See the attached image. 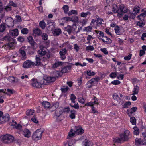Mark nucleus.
I'll list each match as a JSON object with an SVG mask.
<instances>
[{
    "mask_svg": "<svg viewBox=\"0 0 146 146\" xmlns=\"http://www.w3.org/2000/svg\"><path fill=\"white\" fill-rule=\"evenodd\" d=\"M56 80L55 77L45 76L44 78H40L38 80H33L32 84L33 87L40 88L42 85H46L48 83L54 82Z\"/></svg>",
    "mask_w": 146,
    "mask_h": 146,
    "instance_id": "f257e3e1",
    "label": "nucleus"
},
{
    "mask_svg": "<svg viewBox=\"0 0 146 146\" xmlns=\"http://www.w3.org/2000/svg\"><path fill=\"white\" fill-rule=\"evenodd\" d=\"M96 19H92L90 23V25H95L97 26H101L102 24V22H104V21L102 19L100 18L98 16L96 15L95 16Z\"/></svg>",
    "mask_w": 146,
    "mask_h": 146,
    "instance_id": "f03ea898",
    "label": "nucleus"
},
{
    "mask_svg": "<svg viewBox=\"0 0 146 146\" xmlns=\"http://www.w3.org/2000/svg\"><path fill=\"white\" fill-rule=\"evenodd\" d=\"M71 67L70 66H66L62 68L61 72L56 71L55 72V74L56 75L54 77L56 78L59 76H61L62 73H66L69 72L71 69Z\"/></svg>",
    "mask_w": 146,
    "mask_h": 146,
    "instance_id": "7ed1b4c3",
    "label": "nucleus"
},
{
    "mask_svg": "<svg viewBox=\"0 0 146 146\" xmlns=\"http://www.w3.org/2000/svg\"><path fill=\"white\" fill-rule=\"evenodd\" d=\"M3 141L5 143H10L13 141L14 139L13 136L9 134H6L1 137Z\"/></svg>",
    "mask_w": 146,
    "mask_h": 146,
    "instance_id": "20e7f679",
    "label": "nucleus"
},
{
    "mask_svg": "<svg viewBox=\"0 0 146 146\" xmlns=\"http://www.w3.org/2000/svg\"><path fill=\"white\" fill-rule=\"evenodd\" d=\"M43 131L41 129H38L34 132L32 135L33 139L35 140H37L40 139Z\"/></svg>",
    "mask_w": 146,
    "mask_h": 146,
    "instance_id": "39448f33",
    "label": "nucleus"
},
{
    "mask_svg": "<svg viewBox=\"0 0 146 146\" xmlns=\"http://www.w3.org/2000/svg\"><path fill=\"white\" fill-rule=\"evenodd\" d=\"M130 135V132L129 130H125L124 132L121 134L120 137L123 141H127Z\"/></svg>",
    "mask_w": 146,
    "mask_h": 146,
    "instance_id": "423d86ee",
    "label": "nucleus"
},
{
    "mask_svg": "<svg viewBox=\"0 0 146 146\" xmlns=\"http://www.w3.org/2000/svg\"><path fill=\"white\" fill-rule=\"evenodd\" d=\"M35 63L30 60H27L25 61L23 64V67L25 68H31L35 66Z\"/></svg>",
    "mask_w": 146,
    "mask_h": 146,
    "instance_id": "0eeeda50",
    "label": "nucleus"
},
{
    "mask_svg": "<svg viewBox=\"0 0 146 146\" xmlns=\"http://www.w3.org/2000/svg\"><path fill=\"white\" fill-rule=\"evenodd\" d=\"M65 111L68 112H70V114L69 115V117L71 119H74L76 117V111L74 110H71L70 111V108L68 107H67L65 108Z\"/></svg>",
    "mask_w": 146,
    "mask_h": 146,
    "instance_id": "6e6552de",
    "label": "nucleus"
},
{
    "mask_svg": "<svg viewBox=\"0 0 146 146\" xmlns=\"http://www.w3.org/2000/svg\"><path fill=\"white\" fill-rule=\"evenodd\" d=\"M5 22L6 25L9 27H12L14 26V21L11 17L7 18L5 20Z\"/></svg>",
    "mask_w": 146,
    "mask_h": 146,
    "instance_id": "1a4fd4ad",
    "label": "nucleus"
},
{
    "mask_svg": "<svg viewBox=\"0 0 146 146\" xmlns=\"http://www.w3.org/2000/svg\"><path fill=\"white\" fill-rule=\"evenodd\" d=\"M28 41L33 48L35 49L37 47V44L35 42V41L31 36H29L27 38Z\"/></svg>",
    "mask_w": 146,
    "mask_h": 146,
    "instance_id": "9d476101",
    "label": "nucleus"
},
{
    "mask_svg": "<svg viewBox=\"0 0 146 146\" xmlns=\"http://www.w3.org/2000/svg\"><path fill=\"white\" fill-rule=\"evenodd\" d=\"M21 133L25 137L29 138L31 136L30 131L27 129H24L21 131Z\"/></svg>",
    "mask_w": 146,
    "mask_h": 146,
    "instance_id": "9b49d317",
    "label": "nucleus"
},
{
    "mask_svg": "<svg viewBox=\"0 0 146 146\" xmlns=\"http://www.w3.org/2000/svg\"><path fill=\"white\" fill-rule=\"evenodd\" d=\"M25 47L23 46L20 48L19 50V52L22 56V60H25L27 57L25 51Z\"/></svg>",
    "mask_w": 146,
    "mask_h": 146,
    "instance_id": "f8f14e48",
    "label": "nucleus"
},
{
    "mask_svg": "<svg viewBox=\"0 0 146 146\" xmlns=\"http://www.w3.org/2000/svg\"><path fill=\"white\" fill-rule=\"evenodd\" d=\"M9 115L8 114H5V116L0 118V123L3 124L9 119Z\"/></svg>",
    "mask_w": 146,
    "mask_h": 146,
    "instance_id": "ddd939ff",
    "label": "nucleus"
},
{
    "mask_svg": "<svg viewBox=\"0 0 146 146\" xmlns=\"http://www.w3.org/2000/svg\"><path fill=\"white\" fill-rule=\"evenodd\" d=\"M115 32L117 35H121L123 31V29L122 27H120L118 26L115 27L114 28Z\"/></svg>",
    "mask_w": 146,
    "mask_h": 146,
    "instance_id": "4468645a",
    "label": "nucleus"
},
{
    "mask_svg": "<svg viewBox=\"0 0 146 146\" xmlns=\"http://www.w3.org/2000/svg\"><path fill=\"white\" fill-rule=\"evenodd\" d=\"M95 32L97 34V37L99 40H102V39H103L105 36H104L103 33L101 31L96 30Z\"/></svg>",
    "mask_w": 146,
    "mask_h": 146,
    "instance_id": "2eb2a0df",
    "label": "nucleus"
},
{
    "mask_svg": "<svg viewBox=\"0 0 146 146\" xmlns=\"http://www.w3.org/2000/svg\"><path fill=\"white\" fill-rule=\"evenodd\" d=\"M119 11L122 13V16L123 13H126L127 11V8L123 5H120L119 7Z\"/></svg>",
    "mask_w": 146,
    "mask_h": 146,
    "instance_id": "dca6fc26",
    "label": "nucleus"
},
{
    "mask_svg": "<svg viewBox=\"0 0 146 146\" xmlns=\"http://www.w3.org/2000/svg\"><path fill=\"white\" fill-rule=\"evenodd\" d=\"M52 33L54 36H58L61 33V29L58 28H56L52 31Z\"/></svg>",
    "mask_w": 146,
    "mask_h": 146,
    "instance_id": "f3484780",
    "label": "nucleus"
},
{
    "mask_svg": "<svg viewBox=\"0 0 146 146\" xmlns=\"http://www.w3.org/2000/svg\"><path fill=\"white\" fill-rule=\"evenodd\" d=\"M9 81L13 83H15L19 82V80L17 78L13 76H10L8 79Z\"/></svg>",
    "mask_w": 146,
    "mask_h": 146,
    "instance_id": "a211bd4d",
    "label": "nucleus"
},
{
    "mask_svg": "<svg viewBox=\"0 0 146 146\" xmlns=\"http://www.w3.org/2000/svg\"><path fill=\"white\" fill-rule=\"evenodd\" d=\"M76 130L74 131L75 134L81 135L84 132V130L80 126L76 127Z\"/></svg>",
    "mask_w": 146,
    "mask_h": 146,
    "instance_id": "6ab92c4d",
    "label": "nucleus"
},
{
    "mask_svg": "<svg viewBox=\"0 0 146 146\" xmlns=\"http://www.w3.org/2000/svg\"><path fill=\"white\" fill-rule=\"evenodd\" d=\"M82 29L81 27H80L78 28L76 25L74 24H73L72 33L74 34H76L79 32Z\"/></svg>",
    "mask_w": 146,
    "mask_h": 146,
    "instance_id": "aec40b11",
    "label": "nucleus"
},
{
    "mask_svg": "<svg viewBox=\"0 0 146 146\" xmlns=\"http://www.w3.org/2000/svg\"><path fill=\"white\" fill-rule=\"evenodd\" d=\"M117 7V6L116 5H113V7L112 9V11L113 12H114L115 13H117V16L119 17H122V13L121 12H119V9H116L115 8Z\"/></svg>",
    "mask_w": 146,
    "mask_h": 146,
    "instance_id": "412c9836",
    "label": "nucleus"
},
{
    "mask_svg": "<svg viewBox=\"0 0 146 146\" xmlns=\"http://www.w3.org/2000/svg\"><path fill=\"white\" fill-rule=\"evenodd\" d=\"M10 35L12 36H17L19 35L18 29H15L13 30H12L10 31Z\"/></svg>",
    "mask_w": 146,
    "mask_h": 146,
    "instance_id": "4be33fe9",
    "label": "nucleus"
},
{
    "mask_svg": "<svg viewBox=\"0 0 146 146\" xmlns=\"http://www.w3.org/2000/svg\"><path fill=\"white\" fill-rule=\"evenodd\" d=\"M95 84L94 82L93 81L92 79H91L87 82L86 84V86L87 88H89L92 87V86L94 85Z\"/></svg>",
    "mask_w": 146,
    "mask_h": 146,
    "instance_id": "5701e85b",
    "label": "nucleus"
},
{
    "mask_svg": "<svg viewBox=\"0 0 146 146\" xmlns=\"http://www.w3.org/2000/svg\"><path fill=\"white\" fill-rule=\"evenodd\" d=\"M102 41L103 42L108 44H111L112 42L110 38L106 36L102 39Z\"/></svg>",
    "mask_w": 146,
    "mask_h": 146,
    "instance_id": "b1692460",
    "label": "nucleus"
},
{
    "mask_svg": "<svg viewBox=\"0 0 146 146\" xmlns=\"http://www.w3.org/2000/svg\"><path fill=\"white\" fill-rule=\"evenodd\" d=\"M135 144L136 145H144L143 139H136L135 140Z\"/></svg>",
    "mask_w": 146,
    "mask_h": 146,
    "instance_id": "393cba45",
    "label": "nucleus"
},
{
    "mask_svg": "<svg viewBox=\"0 0 146 146\" xmlns=\"http://www.w3.org/2000/svg\"><path fill=\"white\" fill-rule=\"evenodd\" d=\"M5 91L4 93L8 95H10L15 92L14 90L13 89H5Z\"/></svg>",
    "mask_w": 146,
    "mask_h": 146,
    "instance_id": "a878e982",
    "label": "nucleus"
},
{
    "mask_svg": "<svg viewBox=\"0 0 146 146\" xmlns=\"http://www.w3.org/2000/svg\"><path fill=\"white\" fill-rule=\"evenodd\" d=\"M139 90V87L137 86L136 85L134 86V88L133 90V93H132V95H134L137 94H138Z\"/></svg>",
    "mask_w": 146,
    "mask_h": 146,
    "instance_id": "bb28decb",
    "label": "nucleus"
},
{
    "mask_svg": "<svg viewBox=\"0 0 146 146\" xmlns=\"http://www.w3.org/2000/svg\"><path fill=\"white\" fill-rule=\"evenodd\" d=\"M42 46H40V49L38 51V53L41 56H44L46 54V52L43 49H42Z\"/></svg>",
    "mask_w": 146,
    "mask_h": 146,
    "instance_id": "cd10ccee",
    "label": "nucleus"
},
{
    "mask_svg": "<svg viewBox=\"0 0 146 146\" xmlns=\"http://www.w3.org/2000/svg\"><path fill=\"white\" fill-rule=\"evenodd\" d=\"M33 33L34 34H35L36 35L39 36L40 35L41 31L39 29L36 28L35 29L33 30Z\"/></svg>",
    "mask_w": 146,
    "mask_h": 146,
    "instance_id": "c85d7f7f",
    "label": "nucleus"
},
{
    "mask_svg": "<svg viewBox=\"0 0 146 146\" xmlns=\"http://www.w3.org/2000/svg\"><path fill=\"white\" fill-rule=\"evenodd\" d=\"M146 16V10L141 14L137 16V17L141 20H143L144 17Z\"/></svg>",
    "mask_w": 146,
    "mask_h": 146,
    "instance_id": "c756f323",
    "label": "nucleus"
},
{
    "mask_svg": "<svg viewBox=\"0 0 146 146\" xmlns=\"http://www.w3.org/2000/svg\"><path fill=\"white\" fill-rule=\"evenodd\" d=\"M140 10V7L139 6H136L134 8L133 12L136 15L139 12Z\"/></svg>",
    "mask_w": 146,
    "mask_h": 146,
    "instance_id": "7c9ffc66",
    "label": "nucleus"
},
{
    "mask_svg": "<svg viewBox=\"0 0 146 146\" xmlns=\"http://www.w3.org/2000/svg\"><path fill=\"white\" fill-rule=\"evenodd\" d=\"M63 62H62L58 61L56 62L52 66L53 68H56L62 65Z\"/></svg>",
    "mask_w": 146,
    "mask_h": 146,
    "instance_id": "2f4dec72",
    "label": "nucleus"
},
{
    "mask_svg": "<svg viewBox=\"0 0 146 146\" xmlns=\"http://www.w3.org/2000/svg\"><path fill=\"white\" fill-rule=\"evenodd\" d=\"M42 104L45 108H48L50 106L49 102L46 101L43 102L42 103Z\"/></svg>",
    "mask_w": 146,
    "mask_h": 146,
    "instance_id": "473e14b6",
    "label": "nucleus"
},
{
    "mask_svg": "<svg viewBox=\"0 0 146 146\" xmlns=\"http://www.w3.org/2000/svg\"><path fill=\"white\" fill-rule=\"evenodd\" d=\"M66 17H64L60 19L59 20L60 25H61L64 26V23L67 22V20L66 19Z\"/></svg>",
    "mask_w": 146,
    "mask_h": 146,
    "instance_id": "72a5a7b5",
    "label": "nucleus"
},
{
    "mask_svg": "<svg viewBox=\"0 0 146 146\" xmlns=\"http://www.w3.org/2000/svg\"><path fill=\"white\" fill-rule=\"evenodd\" d=\"M73 25L71 26L69 25H68L66 28V31L68 32L69 34L72 33Z\"/></svg>",
    "mask_w": 146,
    "mask_h": 146,
    "instance_id": "f704fd0d",
    "label": "nucleus"
},
{
    "mask_svg": "<svg viewBox=\"0 0 146 146\" xmlns=\"http://www.w3.org/2000/svg\"><path fill=\"white\" fill-rule=\"evenodd\" d=\"M69 6L67 5H65L63 6L62 9L65 14H68L69 12Z\"/></svg>",
    "mask_w": 146,
    "mask_h": 146,
    "instance_id": "c9c22d12",
    "label": "nucleus"
},
{
    "mask_svg": "<svg viewBox=\"0 0 146 146\" xmlns=\"http://www.w3.org/2000/svg\"><path fill=\"white\" fill-rule=\"evenodd\" d=\"M91 26L92 25H91V26H89L84 27L83 29V31L87 32L91 31L92 29V28Z\"/></svg>",
    "mask_w": 146,
    "mask_h": 146,
    "instance_id": "e433bc0d",
    "label": "nucleus"
},
{
    "mask_svg": "<svg viewBox=\"0 0 146 146\" xmlns=\"http://www.w3.org/2000/svg\"><path fill=\"white\" fill-rule=\"evenodd\" d=\"M34 110L29 109L27 110L26 112V114L28 116H30L33 115L34 113Z\"/></svg>",
    "mask_w": 146,
    "mask_h": 146,
    "instance_id": "4c0bfd02",
    "label": "nucleus"
},
{
    "mask_svg": "<svg viewBox=\"0 0 146 146\" xmlns=\"http://www.w3.org/2000/svg\"><path fill=\"white\" fill-rule=\"evenodd\" d=\"M75 134H76L74 131L73 130L71 129V131L69 132L68 135L67 136V138L70 139L71 137H73Z\"/></svg>",
    "mask_w": 146,
    "mask_h": 146,
    "instance_id": "58836bf2",
    "label": "nucleus"
},
{
    "mask_svg": "<svg viewBox=\"0 0 146 146\" xmlns=\"http://www.w3.org/2000/svg\"><path fill=\"white\" fill-rule=\"evenodd\" d=\"M86 74L88 76H91L94 75L95 74V73L91 70H88L86 72Z\"/></svg>",
    "mask_w": 146,
    "mask_h": 146,
    "instance_id": "ea45409f",
    "label": "nucleus"
},
{
    "mask_svg": "<svg viewBox=\"0 0 146 146\" xmlns=\"http://www.w3.org/2000/svg\"><path fill=\"white\" fill-rule=\"evenodd\" d=\"M78 12L77 10H72L70 11L68 13V15L69 16H70L73 14L77 15Z\"/></svg>",
    "mask_w": 146,
    "mask_h": 146,
    "instance_id": "a19ab883",
    "label": "nucleus"
},
{
    "mask_svg": "<svg viewBox=\"0 0 146 146\" xmlns=\"http://www.w3.org/2000/svg\"><path fill=\"white\" fill-rule=\"evenodd\" d=\"M62 113V109L61 108H60L57 110L56 111V115L58 117H59Z\"/></svg>",
    "mask_w": 146,
    "mask_h": 146,
    "instance_id": "79ce46f5",
    "label": "nucleus"
},
{
    "mask_svg": "<svg viewBox=\"0 0 146 146\" xmlns=\"http://www.w3.org/2000/svg\"><path fill=\"white\" fill-rule=\"evenodd\" d=\"M59 106V104L58 102H56L53 104L51 108L53 109L54 110H56Z\"/></svg>",
    "mask_w": 146,
    "mask_h": 146,
    "instance_id": "37998d69",
    "label": "nucleus"
},
{
    "mask_svg": "<svg viewBox=\"0 0 146 146\" xmlns=\"http://www.w3.org/2000/svg\"><path fill=\"white\" fill-rule=\"evenodd\" d=\"M137 110V108L136 107H133L131 109V111L130 113L128 112L127 113L129 115L131 116V114L133 113Z\"/></svg>",
    "mask_w": 146,
    "mask_h": 146,
    "instance_id": "c03bdc74",
    "label": "nucleus"
},
{
    "mask_svg": "<svg viewBox=\"0 0 146 146\" xmlns=\"http://www.w3.org/2000/svg\"><path fill=\"white\" fill-rule=\"evenodd\" d=\"M36 63L35 66L41 65V62L40 58L39 57H36Z\"/></svg>",
    "mask_w": 146,
    "mask_h": 146,
    "instance_id": "a18cd8bd",
    "label": "nucleus"
},
{
    "mask_svg": "<svg viewBox=\"0 0 146 146\" xmlns=\"http://www.w3.org/2000/svg\"><path fill=\"white\" fill-rule=\"evenodd\" d=\"M39 25L42 29H45L46 27V23L43 21H40L39 23Z\"/></svg>",
    "mask_w": 146,
    "mask_h": 146,
    "instance_id": "49530a36",
    "label": "nucleus"
},
{
    "mask_svg": "<svg viewBox=\"0 0 146 146\" xmlns=\"http://www.w3.org/2000/svg\"><path fill=\"white\" fill-rule=\"evenodd\" d=\"M76 97L73 94H71L70 95V99L71 101V102L74 103H75V100L76 99Z\"/></svg>",
    "mask_w": 146,
    "mask_h": 146,
    "instance_id": "de8ad7c7",
    "label": "nucleus"
},
{
    "mask_svg": "<svg viewBox=\"0 0 146 146\" xmlns=\"http://www.w3.org/2000/svg\"><path fill=\"white\" fill-rule=\"evenodd\" d=\"M6 27L4 24H1L0 25V32H3L5 30Z\"/></svg>",
    "mask_w": 146,
    "mask_h": 146,
    "instance_id": "09e8293b",
    "label": "nucleus"
},
{
    "mask_svg": "<svg viewBox=\"0 0 146 146\" xmlns=\"http://www.w3.org/2000/svg\"><path fill=\"white\" fill-rule=\"evenodd\" d=\"M134 129V134L135 135H137L139 134V130L138 128L135 126L133 128Z\"/></svg>",
    "mask_w": 146,
    "mask_h": 146,
    "instance_id": "8fccbe9b",
    "label": "nucleus"
},
{
    "mask_svg": "<svg viewBox=\"0 0 146 146\" xmlns=\"http://www.w3.org/2000/svg\"><path fill=\"white\" fill-rule=\"evenodd\" d=\"M113 141L115 143H121L123 141L121 139V138L117 137L113 139Z\"/></svg>",
    "mask_w": 146,
    "mask_h": 146,
    "instance_id": "3c124183",
    "label": "nucleus"
},
{
    "mask_svg": "<svg viewBox=\"0 0 146 146\" xmlns=\"http://www.w3.org/2000/svg\"><path fill=\"white\" fill-rule=\"evenodd\" d=\"M75 141L74 139L70 140L68 142V146H75Z\"/></svg>",
    "mask_w": 146,
    "mask_h": 146,
    "instance_id": "603ef678",
    "label": "nucleus"
},
{
    "mask_svg": "<svg viewBox=\"0 0 146 146\" xmlns=\"http://www.w3.org/2000/svg\"><path fill=\"white\" fill-rule=\"evenodd\" d=\"M90 13L89 12H87L86 13L85 12H82L80 14L81 17H86L87 15L89 14L90 15Z\"/></svg>",
    "mask_w": 146,
    "mask_h": 146,
    "instance_id": "864d4df0",
    "label": "nucleus"
},
{
    "mask_svg": "<svg viewBox=\"0 0 146 146\" xmlns=\"http://www.w3.org/2000/svg\"><path fill=\"white\" fill-rule=\"evenodd\" d=\"M130 122L132 125H135L136 124V120L135 118L134 117H132L130 118Z\"/></svg>",
    "mask_w": 146,
    "mask_h": 146,
    "instance_id": "5fc2aeb1",
    "label": "nucleus"
},
{
    "mask_svg": "<svg viewBox=\"0 0 146 146\" xmlns=\"http://www.w3.org/2000/svg\"><path fill=\"white\" fill-rule=\"evenodd\" d=\"M128 17L129 18H131L132 19H134L136 16L135 14H134V13H132L131 12H129L127 13Z\"/></svg>",
    "mask_w": 146,
    "mask_h": 146,
    "instance_id": "6e6d98bb",
    "label": "nucleus"
},
{
    "mask_svg": "<svg viewBox=\"0 0 146 146\" xmlns=\"http://www.w3.org/2000/svg\"><path fill=\"white\" fill-rule=\"evenodd\" d=\"M117 72L111 73L110 75V77L112 78H115L117 76Z\"/></svg>",
    "mask_w": 146,
    "mask_h": 146,
    "instance_id": "4d7b16f0",
    "label": "nucleus"
},
{
    "mask_svg": "<svg viewBox=\"0 0 146 146\" xmlns=\"http://www.w3.org/2000/svg\"><path fill=\"white\" fill-rule=\"evenodd\" d=\"M92 79L93 81L94 82L95 84L96 82H98L100 80L102 79V78L101 77L97 76L95 78H93Z\"/></svg>",
    "mask_w": 146,
    "mask_h": 146,
    "instance_id": "13d9d810",
    "label": "nucleus"
},
{
    "mask_svg": "<svg viewBox=\"0 0 146 146\" xmlns=\"http://www.w3.org/2000/svg\"><path fill=\"white\" fill-rule=\"evenodd\" d=\"M21 32L23 34H27L28 33V30L27 28H23L21 29Z\"/></svg>",
    "mask_w": 146,
    "mask_h": 146,
    "instance_id": "bf43d9fd",
    "label": "nucleus"
},
{
    "mask_svg": "<svg viewBox=\"0 0 146 146\" xmlns=\"http://www.w3.org/2000/svg\"><path fill=\"white\" fill-rule=\"evenodd\" d=\"M70 105L71 107L74 108L76 109H78L79 108V104L78 103L74 105H72L71 104H70Z\"/></svg>",
    "mask_w": 146,
    "mask_h": 146,
    "instance_id": "052dcab7",
    "label": "nucleus"
},
{
    "mask_svg": "<svg viewBox=\"0 0 146 146\" xmlns=\"http://www.w3.org/2000/svg\"><path fill=\"white\" fill-rule=\"evenodd\" d=\"M113 97L114 99L117 100V101L119 103H120L121 101V99L119 98V96L117 95H114L113 96Z\"/></svg>",
    "mask_w": 146,
    "mask_h": 146,
    "instance_id": "680f3d73",
    "label": "nucleus"
},
{
    "mask_svg": "<svg viewBox=\"0 0 146 146\" xmlns=\"http://www.w3.org/2000/svg\"><path fill=\"white\" fill-rule=\"evenodd\" d=\"M67 51L65 48L62 49L59 52L60 55H65Z\"/></svg>",
    "mask_w": 146,
    "mask_h": 146,
    "instance_id": "e2e57ef3",
    "label": "nucleus"
},
{
    "mask_svg": "<svg viewBox=\"0 0 146 146\" xmlns=\"http://www.w3.org/2000/svg\"><path fill=\"white\" fill-rule=\"evenodd\" d=\"M120 82L118 80H114L111 82V83L113 85H117L120 84Z\"/></svg>",
    "mask_w": 146,
    "mask_h": 146,
    "instance_id": "0e129e2a",
    "label": "nucleus"
},
{
    "mask_svg": "<svg viewBox=\"0 0 146 146\" xmlns=\"http://www.w3.org/2000/svg\"><path fill=\"white\" fill-rule=\"evenodd\" d=\"M42 39L44 40H46L48 39V36L46 33H43L42 35Z\"/></svg>",
    "mask_w": 146,
    "mask_h": 146,
    "instance_id": "69168bd1",
    "label": "nucleus"
},
{
    "mask_svg": "<svg viewBox=\"0 0 146 146\" xmlns=\"http://www.w3.org/2000/svg\"><path fill=\"white\" fill-rule=\"evenodd\" d=\"M142 135L144 137L143 139V143H144V145L146 144V132H144L142 133Z\"/></svg>",
    "mask_w": 146,
    "mask_h": 146,
    "instance_id": "338daca9",
    "label": "nucleus"
},
{
    "mask_svg": "<svg viewBox=\"0 0 146 146\" xmlns=\"http://www.w3.org/2000/svg\"><path fill=\"white\" fill-rule=\"evenodd\" d=\"M132 56L131 54H130L128 56L124 57V59L126 60H130Z\"/></svg>",
    "mask_w": 146,
    "mask_h": 146,
    "instance_id": "774afa93",
    "label": "nucleus"
}]
</instances>
